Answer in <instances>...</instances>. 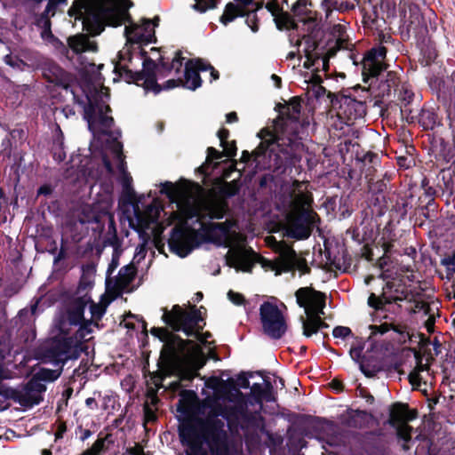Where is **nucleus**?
<instances>
[{
	"mask_svg": "<svg viewBox=\"0 0 455 455\" xmlns=\"http://www.w3.org/2000/svg\"><path fill=\"white\" fill-rule=\"evenodd\" d=\"M108 89L93 87L86 93L85 101L79 102L84 108V118L88 128L103 149L109 151L119 171L118 182L122 186V198L132 207L133 214L128 217L129 227L138 233L141 241L140 250L135 253L133 260L138 263L146 256V244L153 237L158 236L163 226L159 222L160 214L164 210L161 202L150 192L148 196L137 197L132 187V178L126 170L123 155V144L119 140L120 129L115 126L112 116H108L111 108Z\"/></svg>",
	"mask_w": 455,
	"mask_h": 455,
	"instance_id": "f257e3e1",
	"label": "nucleus"
},
{
	"mask_svg": "<svg viewBox=\"0 0 455 455\" xmlns=\"http://www.w3.org/2000/svg\"><path fill=\"white\" fill-rule=\"evenodd\" d=\"M301 110L300 103L293 99L291 102L283 107L281 116L283 118L284 131L282 135H275L267 130H262L259 133L261 141L255 151L251 154L243 151L238 164L254 165V172L268 170L259 180L260 188H268L274 192L281 185V174L287 168H291L299 163L304 153V144L299 136L300 129L305 125L299 123ZM245 165L243 166V169Z\"/></svg>",
	"mask_w": 455,
	"mask_h": 455,
	"instance_id": "f03ea898",
	"label": "nucleus"
},
{
	"mask_svg": "<svg viewBox=\"0 0 455 455\" xmlns=\"http://www.w3.org/2000/svg\"><path fill=\"white\" fill-rule=\"evenodd\" d=\"M199 427L191 424H182L179 427L180 443L186 449V455H229L228 435L226 427L231 432L253 426L258 413L248 411L245 403L230 406H219L212 410Z\"/></svg>",
	"mask_w": 455,
	"mask_h": 455,
	"instance_id": "7ed1b4c3",
	"label": "nucleus"
},
{
	"mask_svg": "<svg viewBox=\"0 0 455 455\" xmlns=\"http://www.w3.org/2000/svg\"><path fill=\"white\" fill-rule=\"evenodd\" d=\"M228 212V206L223 202L210 204L205 209L196 214L199 224L193 234L179 228L172 230L168 241L170 251L181 258L187 257L196 247L202 243H213L225 246L232 228V222L226 220L214 223V220L223 219Z\"/></svg>",
	"mask_w": 455,
	"mask_h": 455,
	"instance_id": "20e7f679",
	"label": "nucleus"
},
{
	"mask_svg": "<svg viewBox=\"0 0 455 455\" xmlns=\"http://www.w3.org/2000/svg\"><path fill=\"white\" fill-rule=\"evenodd\" d=\"M47 354L49 361L55 366H60L59 369L40 368L26 384L5 390L7 396H11V399L24 408H32L44 400L46 385L58 379L62 366L69 360H76L80 355V350L72 337H65L54 340Z\"/></svg>",
	"mask_w": 455,
	"mask_h": 455,
	"instance_id": "39448f33",
	"label": "nucleus"
},
{
	"mask_svg": "<svg viewBox=\"0 0 455 455\" xmlns=\"http://www.w3.org/2000/svg\"><path fill=\"white\" fill-rule=\"evenodd\" d=\"M160 19L155 17L153 20L144 19L141 25L132 24L124 28L126 44L117 54V60L113 61V71L118 77L127 83H133L135 71L146 54L140 48L141 44L156 42L155 27L158 26Z\"/></svg>",
	"mask_w": 455,
	"mask_h": 455,
	"instance_id": "423d86ee",
	"label": "nucleus"
},
{
	"mask_svg": "<svg viewBox=\"0 0 455 455\" xmlns=\"http://www.w3.org/2000/svg\"><path fill=\"white\" fill-rule=\"evenodd\" d=\"M39 299L29 307L22 308L13 318L4 333L0 331V358L14 357L22 350V345L28 341L29 332L38 315Z\"/></svg>",
	"mask_w": 455,
	"mask_h": 455,
	"instance_id": "0eeeda50",
	"label": "nucleus"
},
{
	"mask_svg": "<svg viewBox=\"0 0 455 455\" xmlns=\"http://www.w3.org/2000/svg\"><path fill=\"white\" fill-rule=\"evenodd\" d=\"M170 363L181 381H190L198 375V371L206 363L204 353L191 340L179 339L177 347H171Z\"/></svg>",
	"mask_w": 455,
	"mask_h": 455,
	"instance_id": "6e6552de",
	"label": "nucleus"
},
{
	"mask_svg": "<svg viewBox=\"0 0 455 455\" xmlns=\"http://www.w3.org/2000/svg\"><path fill=\"white\" fill-rule=\"evenodd\" d=\"M76 19L82 20L84 30L92 36L100 35L107 25L116 27L121 23L117 8L104 4L82 5Z\"/></svg>",
	"mask_w": 455,
	"mask_h": 455,
	"instance_id": "1a4fd4ad",
	"label": "nucleus"
},
{
	"mask_svg": "<svg viewBox=\"0 0 455 455\" xmlns=\"http://www.w3.org/2000/svg\"><path fill=\"white\" fill-rule=\"evenodd\" d=\"M162 319L173 331H182L187 337H195L203 344H206L207 339L212 337L209 332L200 333L198 325L203 319L195 306L190 312L179 305L173 306L171 311L164 309Z\"/></svg>",
	"mask_w": 455,
	"mask_h": 455,
	"instance_id": "9d476101",
	"label": "nucleus"
},
{
	"mask_svg": "<svg viewBox=\"0 0 455 455\" xmlns=\"http://www.w3.org/2000/svg\"><path fill=\"white\" fill-rule=\"evenodd\" d=\"M427 78L430 89L444 108L455 104V69L438 67V70L433 69Z\"/></svg>",
	"mask_w": 455,
	"mask_h": 455,
	"instance_id": "9b49d317",
	"label": "nucleus"
},
{
	"mask_svg": "<svg viewBox=\"0 0 455 455\" xmlns=\"http://www.w3.org/2000/svg\"><path fill=\"white\" fill-rule=\"evenodd\" d=\"M320 221L312 210L301 208L287 215L286 235L295 240L307 239Z\"/></svg>",
	"mask_w": 455,
	"mask_h": 455,
	"instance_id": "f8f14e48",
	"label": "nucleus"
},
{
	"mask_svg": "<svg viewBox=\"0 0 455 455\" xmlns=\"http://www.w3.org/2000/svg\"><path fill=\"white\" fill-rule=\"evenodd\" d=\"M386 55V48L378 45L367 51L362 58L356 55L351 56L353 64L361 67L363 81L365 84L371 85L376 77L386 68L384 63Z\"/></svg>",
	"mask_w": 455,
	"mask_h": 455,
	"instance_id": "ddd939ff",
	"label": "nucleus"
},
{
	"mask_svg": "<svg viewBox=\"0 0 455 455\" xmlns=\"http://www.w3.org/2000/svg\"><path fill=\"white\" fill-rule=\"evenodd\" d=\"M259 318L264 334L272 339H281L287 330L284 317L278 307L265 301L259 307Z\"/></svg>",
	"mask_w": 455,
	"mask_h": 455,
	"instance_id": "4468645a",
	"label": "nucleus"
},
{
	"mask_svg": "<svg viewBox=\"0 0 455 455\" xmlns=\"http://www.w3.org/2000/svg\"><path fill=\"white\" fill-rule=\"evenodd\" d=\"M92 302L91 296L86 292L75 298L68 310L67 321L69 325L78 326L77 335L80 339H85L92 332V320H86L84 316L85 307Z\"/></svg>",
	"mask_w": 455,
	"mask_h": 455,
	"instance_id": "2eb2a0df",
	"label": "nucleus"
},
{
	"mask_svg": "<svg viewBox=\"0 0 455 455\" xmlns=\"http://www.w3.org/2000/svg\"><path fill=\"white\" fill-rule=\"evenodd\" d=\"M407 299V291L404 290L401 283L387 281L383 287V293L380 297H377L371 293L368 298V305L376 310H385L387 304L403 301Z\"/></svg>",
	"mask_w": 455,
	"mask_h": 455,
	"instance_id": "dca6fc26",
	"label": "nucleus"
},
{
	"mask_svg": "<svg viewBox=\"0 0 455 455\" xmlns=\"http://www.w3.org/2000/svg\"><path fill=\"white\" fill-rule=\"evenodd\" d=\"M140 64L142 65V70L135 71L133 83L142 85L146 92L152 91L155 94L159 93L162 88L156 82V62L152 59L144 58L143 56Z\"/></svg>",
	"mask_w": 455,
	"mask_h": 455,
	"instance_id": "f3484780",
	"label": "nucleus"
},
{
	"mask_svg": "<svg viewBox=\"0 0 455 455\" xmlns=\"http://www.w3.org/2000/svg\"><path fill=\"white\" fill-rule=\"evenodd\" d=\"M296 301L299 307H303L305 311L310 308L313 314H323L325 306V298L319 292L307 287L299 288L296 293Z\"/></svg>",
	"mask_w": 455,
	"mask_h": 455,
	"instance_id": "a211bd4d",
	"label": "nucleus"
},
{
	"mask_svg": "<svg viewBox=\"0 0 455 455\" xmlns=\"http://www.w3.org/2000/svg\"><path fill=\"white\" fill-rule=\"evenodd\" d=\"M136 274L137 268L133 263L122 267L116 275H111L110 289L113 288L118 293L132 291L133 289L131 288V284Z\"/></svg>",
	"mask_w": 455,
	"mask_h": 455,
	"instance_id": "6ab92c4d",
	"label": "nucleus"
},
{
	"mask_svg": "<svg viewBox=\"0 0 455 455\" xmlns=\"http://www.w3.org/2000/svg\"><path fill=\"white\" fill-rule=\"evenodd\" d=\"M338 115L344 117L347 122L363 118L365 115V105L363 101L357 100L350 96H342L339 101Z\"/></svg>",
	"mask_w": 455,
	"mask_h": 455,
	"instance_id": "aec40b11",
	"label": "nucleus"
},
{
	"mask_svg": "<svg viewBox=\"0 0 455 455\" xmlns=\"http://www.w3.org/2000/svg\"><path fill=\"white\" fill-rule=\"evenodd\" d=\"M255 255L252 250H247L243 247H235L232 249L227 258V261L230 267H233L236 271L251 272L253 267V256Z\"/></svg>",
	"mask_w": 455,
	"mask_h": 455,
	"instance_id": "412c9836",
	"label": "nucleus"
},
{
	"mask_svg": "<svg viewBox=\"0 0 455 455\" xmlns=\"http://www.w3.org/2000/svg\"><path fill=\"white\" fill-rule=\"evenodd\" d=\"M106 211L99 210V206L84 204L78 214V222L81 225H92V230L100 232L104 227V216Z\"/></svg>",
	"mask_w": 455,
	"mask_h": 455,
	"instance_id": "4be33fe9",
	"label": "nucleus"
},
{
	"mask_svg": "<svg viewBox=\"0 0 455 455\" xmlns=\"http://www.w3.org/2000/svg\"><path fill=\"white\" fill-rule=\"evenodd\" d=\"M339 419L344 427L360 429L369 424L372 415L366 411L347 409L339 415Z\"/></svg>",
	"mask_w": 455,
	"mask_h": 455,
	"instance_id": "5701e85b",
	"label": "nucleus"
},
{
	"mask_svg": "<svg viewBox=\"0 0 455 455\" xmlns=\"http://www.w3.org/2000/svg\"><path fill=\"white\" fill-rule=\"evenodd\" d=\"M255 5L254 0H234V3H228L220 17V22L228 25L237 17H243L244 9Z\"/></svg>",
	"mask_w": 455,
	"mask_h": 455,
	"instance_id": "b1692460",
	"label": "nucleus"
},
{
	"mask_svg": "<svg viewBox=\"0 0 455 455\" xmlns=\"http://www.w3.org/2000/svg\"><path fill=\"white\" fill-rule=\"evenodd\" d=\"M303 66L307 69H311L314 73L313 76L316 82L321 83L322 76L320 73L326 75V72L329 69V57L319 52L314 55H309L306 58Z\"/></svg>",
	"mask_w": 455,
	"mask_h": 455,
	"instance_id": "393cba45",
	"label": "nucleus"
},
{
	"mask_svg": "<svg viewBox=\"0 0 455 455\" xmlns=\"http://www.w3.org/2000/svg\"><path fill=\"white\" fill-rule=\"evenodd\" d=\"M422 67H428V74H432L433 69L438 70L442 67L437 60V51L435 44L430 41H423L420 45V58L419 60Z\"/></svg>",
	"mask_w": 455,
	"mask_h": 455,
	"instance_id": "a878e982",
	"label": "nucleus"
},
{
	"mask_svg": "<svg viewBox=\"0 0 455 455\" xmlns=\"http://www.w3.org/2000/svg\"><path fill=\"white\" fill-rule=\"evenodd\" d=\"M307 317L300 316L299 321L303 329V335L307 338L316 334L323 328H327L328 324L322 321L319 314H313L310 308L306 310Z\"/></svg>",
	"mask_w": 455,
	"mask_h": 455,
	"instance_id": "bb28decb",
	"label": "nucleus"
},
{
	"mask_svg": "<svg viewBox=\"0 0 455 455\" xmlns=\"http://www.w3.org/2000/svg\"><path fill=\"white\" fill-rule=\"evenodd\" d=\"M68 45L74 53L78 54L85 52H96L97 44L94 41L84 34L76 35L68 38Z\"/></svg>",
	"mask_w": 455,
	"mask_h": 455,
	"instance_id": "cd10ccee",
	"label": "nucleus"
},
{
	"mask_svg": "<svg viewBox=\"0 0 455 455\" xmlns=\"http://www.w3.org/2000/svg\"><path fill=\"white\" fill-rule=\"evenodd\" d=\"M407 29L409 32L416 35L423 34L427 31V22L418 6L410 7Z\"/></svg>",
	"mask_w": 455,
	"mask_h": 455,
	"instance_id": "c85d7f7f",
	"label": "nucleus"
},
{
	"mask_svg": "<svg viewBox=\"0 0 455 455\" xmlns=\"http://www.w3.org/2000/svg\"><path fill=\"white\" fill-rule=\"evenodd\" d=\"M369 329L371 330V335L377 334H384L390 330H393L395 332L400 335V340L403 342H406L411 339L409 332L406 331L404 326L395 325L392 323H383L380 325H369Z\"/></svg>",
	"mask_w": 455,
	"mask_h": 455,
	"instance_id": "c756f323",
	"label": "nucleus"
},
{
	"mask_svg": "<svg viewBox=\"0 0 455 455\" xmlns=\"http://www.w3.org/2000/svg\"><path fill=\"white\" fill-rule=\"evenodd\" d=\"M193 60H189L184 69V80H179L182 86L195 91L202 84V79L199 73L192 67Z\"/></svg>",
	"mask_w": 455,
	"mask_h": 455,
	"instance_id": "7c9ffc66",
	"label": "nucleus"
},
{
	"mask_svg": "<svg viewBox=\"0 0 455 455\" xmlns=\"http://www.w3.org/2000/svg\"><path fill=\"white\" fill-rule=\"evenodd\" d=\"M108 222V231L105 235L103 244L108 245L122 244V240L117 235L116 227L114 217L105 212L104 223Z\"/></svg>",
	"mask_w": 455,
	"mask_h": 455,
	"instance_id": "2f4dec72",
	"label": "nucleus"
},
{
	"mask_svg": "<svg viewBox=\"0 0 455 455\" xmlns=\"http://www.w3.org/2000/svg\"><path fill=\"white\" fill-rule=\"evenodd\" d=\"M52 151L55 161L60 163L66 159L64 135L59 125L56 127Z\"/></svg>",
	"mask_w": 455,
	"mask_h": 455,
	"instance_id": "473e14b6",
	"label": "nucleus"
},
{
	"mask_svg": "<svg viewBox=\"0 0 455 455\" xmlns=\"http://www.w3.org/2000/svg\"><path fill=\"white\" fill-rule=\"evenodd\" d=\"M113 249L112 257L110 263L108 264L107 273H106V287L107 289H110L111 285V275L115 273L116 269L120 265V257L123 253L122 244H115L109 245Z\"/></svg>",
	"mask_w": 455,
	"mask_h": 455,
	"instance_id": "72a5a7b5",
	"label": "nucleus"
},
{
	"mask_svg": "<svg viewBox=\"0 0 455 455\" xmlns=\"http://www.w3.org/2000/svg\"><path fill=\"white\" fill-rule=\"evenodd\" d=\"M418 122L425 130H431L436 124V115L429 109L419 108L416 115Z\"/></svg>",
	"mask_w": 455,
	"mask_h": 455,
	"instance_id": "f704fd0d",
	"label": "nucleus"
},
{
	"mask_svg": "<svg viewBox=\"0 0 455 455\" xmlns=\"http://www.w3.org/2000/svg\"><path fill=\"white\" fill-rule=\"evenodd\" d=\"M52 12H47V8L36 18V25L41 28V36L44 39H49L52 37V33L51 30V20L49 19V14Z\"/></svg>",
	"mask_w": 455,
	"mask_h": 455,
	"instance_id": "c9c22d12",
	"label": "nucleus"
},
{
	"mask_svg": "<svg viewBox=\"0 0 455 455\" xmlns=\"http://www.w3.org/2000/svg\"><path fill=\"white\" fill-rule=\"evenodd\" d=\"M21 60L26 64V68H34L40 61L39 54L28 48H22L16 52Z\"/></svg>",
	"mask_w": 455,
	"mask_h": 455,
	"instance_id": "e433bc0d",
	"label": "nucleus"
},
{
	"mask_svg": "<svg viewBox=\"0 0 455 455\" xmlns=\"http://www.w3.org/2000/svg\"><path fill=\"white\" fill-rule=\"evenodd\" d=\"M296 45H298V46L303 45V52L305 53V58H307L309 55H314L318 52H317L318 44L309 35L303 36L301 40L297 41Z\"/></svg>",
	"mask_w": 455,
	"mask_h": 455,
	"instance_id": "4c0bfd02",
	"label": "nucleus"
},
{
	"mask_svg": "<svg viewBox=\"0 0 455 455\" xmlns=\"http://www.w3.org/2000/svg\"><path fill=\"white\" fill-rule=\"evenodd\" d=\"M4 62L11 67L13 69L19 70V71H25L26 64L21 60L19 54L15 52H11L9 54H6L4 59Z\"/></svg>",
	"mask_w": 455,
	"mask_h": 455,
	"instance_id": "58836bf2",
	"label": "nucleus"
},
{
	"mask_svg": "<svg viewBox=\"0 0 455 455\" xmlns=\"http://www.w3.org/2000/svg\"><path fill=\"white\" fill-rule=\"evenodd\" d=\"M246 17L245 22L253 33L259 30L258 18H257V8L255 5L250 8L244 9V15Z\"/></svg>",
	"mask_w": 455,
	"mask_h": 455,
	"instance_id": "ea45409f",
	"label": "nucleus"
},
{
	"mask_svg": "<svg viewBox=\"0 0 455 455\" xmlns=\"http://www.w3.org/2000/svg\"><path fill=\"white\" fill-rule=\"evenodd\" d=\"M83 270V275L81 277V280L79 282L78 285V291L81 292L87 288H92V281L91 280L90 275L93 272V267L91 266H84L82 267Z\"/></svg>",
	"mask_w": 455,
	"mask_h": 455,
	"instance_id": "a19ab883",
	"label": "nucleus"
},
{
	"mask_svg": "<svg viewBox=\"0 0 455 455\" xmlns=\"http://www.w3.org/2000/svg\"><path fill=\"white\" fill-rule=\"evenodd\" d=\"M419 108V105L416 107H414L413 104L400 105L401 115L408 123L416 122V115Z\"/></svg>",
	"mask_w": 455,
	"mask_h": 455,
	"instance_id": "79ce46f5",
	"label": "nucleus"
},
{
	"mask_svg": "<svg viewBox=\"0 0 455 455\" xmlns=\"http://www.w3.org/2000/svg\"><path fill=\"white\" fill-rule=\"evenodd\" d=\"M407 411H409V410L405 405L400 403L395 404L391 410L389 423L394 426L401 419L406 417Z\"/></svg>",
	"mask_w": 455,
	"mask_h": 455,
	"instance_id": "37998d69",
	"label": "nucleus"
},
{
	"mask_svg": "<svg viewBox=\"0 0 455 455\" xmlns=\"http://www.w3.org/2000/svg\"><path fill=\"white\" fill-rule=\"evenodd\" d=\"M395 76L393 73L388 72L387 75V78L384 81H381L379 84V94L384 96H389L391 93V89L395 86Z\"/></svg>",
	"mask_w": 455,
	"mask_h": 455,
	"instance_id": "c03bdc74",
	"label": "nucleus"
},
{
	"mask_svg": "<svg viewBox=\"0 0 455 455\" xmlns=\"http://www.w3.org/2000/svg\"><path fill=\"white\" fill-rule=\"evenodd\" d=\"M411 430L412 427L406 424H402L396 430L397 437L404 442V443L403 444V449L404 451H408L410 449L406 443L411 441Z\"/></svg>",
	"mask_w": 455,
	"mask_h": 455,
	"instance_id": "a18cd8bd",
	"label": "nucleus"
},
{
	"mask_svg": "<svg viewBox=\"0 0 455 455\" xmlns=\"http://www.w3.org/2000/svg\"><path fill=\"white\" fill-rule=\"evenodd\" d=\"M192 67L196 70L198 73L199 71H210L211 76L212 80H217L219 78V72L209 63L204 62L202 60H195V63L192 64Z\"/></svg>",
	"mask_w": 455,
	"mask_h": 455,
	"instance_id": "49530a36",
	"label": "nucleus"
},
{
	"mask_svg": "<svg viewBox=\"0 0 455 455\" xmlns=\"http://www.w3.org/2000/svg\"><path fill=\"white\" fill-rule=\"evenodd\" d=\"M441 265L445 267L448 278L452 277L455 275V251L451 255L443 258Z\"/></svg>",
	"mask_w": 455,
	"mask_h": 455,
	"instance_id": "de8ad7c7",
	"label": "nucleus"
},
{
	"mask_svg": "<svg viewBox=\"0 0 455 455\" xmlns=\"http://www.w3.org/2000/svg\"><path fill=\"white\" fill-rule=\"evenodd\" d=\"M195 2L192 7L199 12H205L216 7L218 0H195Z\"/></svg>",
	"mask_w": 455,
	"mask_h": 455,
	"instance_id": "09e8293b",
	"label": "nucleus"
},
{
	"mask_svg": "<svg viewBox=\"0 0 455 455\" xmlns=\"http://www.w3.org/2000/svg\"><path fill=\"white\" fill-rule=\"evenodd\" d=\"M105 438H98L90 449L84 451V455H100L105 449Z\"/></svg>",
	"mask_w": 455,
	"mask_h": 455,
	"instance_id": "8fccbe9b",
	"label": "nucleus"
},
{
	"mask_svg": "<svg viewBox=\"0 0 455 455\" xmlns=\"http://www.w3.org/2000/svg\"><path fill=\"white\" fill-rule=\"evenodd\" d=\"M160 194L166 196L170 200H173L175 196V187L171 181H164L159 184Z\"/></svg>",
	"mask_w": 455,
	"mask_h": 455,
	"instance_id": "3c124183",
	"label": "nucleus"
},
{
	"mask_svg": "<svg viewBox=\"0 0 455 455\" xmlns=\"http://www.w3.org/2000/svg\"><path fill=\"white\" fill-rule=\"evenodd\" d=\"M239 192V188L236 185L226 182L220 188V194L225 198H230Z\"/></svg>",
	"mask_w": 455,
	"mask_h": 455,
	"instance_id": "603ef678",
	"label": "nucleus"
},
{
	"mask_svg": "<svg viewBox=\"0 0 455 455\" xmlns=\"http://www.w3.org/2000/svg\"><path fill=\"white\" fill-rule=\"evenodd\" d=\"M334 338L347 339L348 337H353L351 329L347 326H336L332 331Z\"/></svg>",
	"mask_w": 455,
	"mask_h": 455,
	"instance_id": "864d4df0",
	"label": "nucleus"
},
{
	"mask_svg": "<svg viewBox=\"0 0 455 455\" xmlns=\"http://www.w3.org/2000/svg\"><path fill=\"white\" fill-rule=\"evenodd\" d=\"M265 400L267 402H272L275 400L273 395V386L269 381H266L264 384L263 392L260 395V408L262 407V401Z\"/></svg>",
	"mask_w": 455,
	"mask_h": 455,
	"instance_id": "5fc2aeb1",
	"label": "nucleus"
},
{
	"mask_svg": "<svg viewBox=\"0 0 455 455\" xmlns=\"http://www.w3.org/2000/svg\"><path fill=\"white\" fill-rule=\"evenodd\" d=\"M415 94L408 89H403L398 97L400 105L413 104Z\"/></svg>",
	"mask_w": 455,
	"mask_h": 455,
	"instance_id": "6e6d98bb",
	"label": "nucleus"
},
{
	"mask_svg": "<svg viewBox=\"0 0 455 455\" xmlns=\"http://www.w3.org/2000/svg\"><path fill=\"white\" fill-rule=\"evenodd\" d=\"M89 304L92 317L95 320H100L105 315L106 309L102 306L94 303L92 300Z\"/></svg>",
	"mask_w": 455,
	"mask_h": 455,
	"instance_id": "4d7b16f0",
	"label": "nucleus"
},
{
	"mask_svg": "<svg viewBox=\"0 0 455 455\" xmlns=\"http://www.w3.org/2000/svg\"><path fill=\"white\" fill-rule=\"evenodd\" d=\"M183 60L184 58L181 56V54L180 52H176L170 67H165V63L164 61H162V66L168 70L175 69L177 72H179L182 67Z\"/></svg>",
	"mask_w": 455,
	"mask_h": 455,
	"instance_id": "13d9d810",
	"label": "nucleus"
},
{
	"mask_svg": "<svg viewBox=\"0 0 455 455\" xmlns=\"http://www.w3.org/2000/svg\"><path fill=\"white\" fill-rule=\"evenodd\" d=\"M307 1L306 0H298L292 5V12L296 16H304L307 13Z\"/></svg>",
	"mask_w": 455,
	"mask_h": 455,
	"instance_id": "bf43d9fd",
	"label": "nucleus"
},
{
	"mask_svg": "<svg viewBox=\"0 0 455 455\" xmlns=\"http://www.w3.org/2000/svg\"><path fill=\"white\" fill-rule=\"evenodd\" d=\"M250 388L254 403H260V395L263 392L264 386L259 383H254Z\"/></svg>",
	"mask_w": 455,
	"mask_h": 455,
	"instance_id": "052dcab7",
	"label": "nucleus"
},
{
	"mask_svg": "<svg viewBox=\"0 0 455 455\" xmlns=\"http://www.w3.org/2000/svg\"><path fill=\"white\" fill-rule=\"evenodd\" d=\"M221 147L223 148L224 156L233 157L236 155L237 148L235 141H228V143H225V145Z\"/></svg>",
	"mask_w": 455,
	"mask_h": 455,
	"instance_id": "680f3d73",
	"label": "nucleus"
},
{
	"mask_svg": "<svg viewBox=\"0 0 455 455\" xmlns=\"http://www.w3.org/2000/svg\"><path fill=\"white\" fill-rule=\"evenodd\" d=\"M228 299L231 300L232 303L235 305L240 306L243 303L244 298L242 294L235 292L233 291H229L228 293Z\"/></svg>",
	"mask_w": 455,
	"mask_h": 455,
	"instance_id": "e2e57ef3",
	"label": "nucleus"
},
{
	"mask_svg": "<svg viewBox=\"0 0 455 455\" xmlns=\"http://www.w3.org/2000/svg\"><path fill=\"white\" fill-rule=\"evenodd\" d=\"M224 156L223 152H220L212 147L207 148V159L220 160Z\"/></svg>",
	"mask_w": 455,
	"mask_h": 455,
	"instance_id": "0e129e2a",
	"label": "nucleus"
},
{
	"mask_svg": "<svg viewBox=\"0 0 455 455\" xmlns=\"http://www.w3.org/2000/svg\"><path fill=\"white\" fill-rule=\"evenodd\" d=\"M409 379L412 386L419 387L420 383H421V376H420V373L419 372V371L413 370L409 374Z\"/></svg>",
	"mask_w": 455,
	"mask_h": 455,
	"instance_id": "69168bd1",
	"label": "nucleus"
},
{
	"mask_svg": "<svg viewBox=\"0 0 455 455\" xmlns=\"http://www.w3.org/2000/svg\"><path fill=\"white\" fill-rule=\"evenodd\" d=\"M78 432L80 433L79 439L82 442H84L92 435V431L90 429H84L82 426L77 427L76 433L77 434Z\"/></svg>",
	"mask_w": 455,
	"mask_h": 455,
	"instance_id": "338daca9",
	"label": "nucleus"
},
{
	"mask_svg": "<svg viewBox=\"0 0 455 455\" xmlns=\"http://www.w3.org/2000/svg\"><path fill=\"white\" fill-rule=\"evenodd\" d=\"M102 163L104 164L106 171L109 174H112L114 172V168H113L111 161L108 158L107 152L102 153Z\"/></svg>",
	"mask_w": 455,
	"mask_h": 455,
	"instance_id": "774afa93",
	"label": "nucleus"
}]
</instances>
